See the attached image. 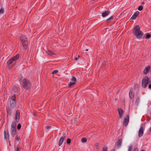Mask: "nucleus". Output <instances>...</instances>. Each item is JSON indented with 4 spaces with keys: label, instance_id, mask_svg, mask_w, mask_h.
Instances as JSON below:
<instances>
[{
    "label": "nucleus",
    "instance_id": "46",
    "mask_svg": "<svg viewBox=\"0 0 151 151\" xmlns=\"http://www.w3.org/2000/svg\"><path fill=\"white\" fill-rule=\"evenodd\" d=\"M141 151H145L144 150H141Z\"/></svg>",
    "mask_w": 151,
    "mask_h": 151
},
{
    "label": "nucleus",
    "instance_id": "20",
    "mask_svg": "<svg viewBox=\"0 0 151 151\" xmlns=\"http://www.w3.org/2000/svg\"><path fill=\"white\" fill-rule=\"evenodd\" d=\"M16 123L14 122H12V125H11V128H16Z\"/></svg>",
    "mask_w": 151,
    "mask_h": 151
},
{
    "label": "nucleus",
    "instance_id": "31",
    "mask_svg": "<svg viewBox=\"0 0 151 151\" xmlns=\"http://www.w3.org/2000/svg\"><path fill=\"white\" fill-rule=\"evenodd\" d=\"M71 142V140L70 139H68L67 140V143L68 144H69Z\"/></svg>",
    "mask_w": 151,
    "mask_h": 151
},
{
    "label": "nucleus",
    "instance_id": "19",
    "mask_svg": "<svg viewBox=\"0 0 151 151\" xmlns=\"http://www.w3.org/2000/svg\"><path fill=\"white\" fill-rule=\"evenodd\" d=\"M122 142V139H119L118 140L117 142V145L118 147H119L121 145Z\"/></svg>",
    "mask_w": 151,
    "mask_h": 151
},
{
    "label": "nucleus",
    "instance_id": "29",
    "mask_svg": "<svg viewBox=\"0 0 151 151\" xmlns=\"http://www.w3.org/2000/svg\"><path fill=\"white\" fill-rule=\"evenodd\" d=\"M113 19V17H111L108 19H107L106 21L108 22H109V21L111 20H112Z\"/></svg>",
    "mask_w": 151,
    "mask_h": 151
},
{
    "label": "nucleus",
    "instance_id": "10",
    "mask_svg": "<svg viewBox=\"0 0 151 151\" xmlns=\"http://www.w3.org/2000/svg\"><path fill=\"white\" fill-rule=\"evenodd\" d=\"M143 134V128L141 126L138 132V136L139 137H141L142 136Z\"/></svg>",
    "mask_w": 151,
    "mask_h": 151
},
{
    "label": "nucleus",
    "instance_id": "11",
    "mask_svg": "<svg viewBox=\"0 0 151 151\" xmlns=\"http://www.w3.org/2000/svg\"><path fill=\"white\" fill-rule=\"evenodd\" d=\"M118 111L119 115V116L120 118L122 117L123 115V111L122 109L121 108H119L118 109Z\"/></svg>",
    "mask_w": 151,
    "mask_h": 151
},
{
    "label": "nucleus",
    "instance_id": "45",
    "mask_svg": "<svg viewBox=\"0 0 151 151\" xmlns=\"http://www.w3.org/2000/svg\"><path fill=\"white\" fill-rule=\"evenodd\" d=\"M79 57H80V56H79V55H78V58H79Z\"/></svg>",
    "mask_w": 151,
    "mask_h": 151
},
{
    "label": "nucleus",
    "instance_id": "27",
    "mask_svg": "<svg viewBox=\"0 0 151 151\" xmlns=\"http://www.w3.org/2000/svg\"><path fill=\"white\" fill-rule=\"evenodd\" d=\"M19 139H20L19 137L18 136H16L15 137V140L17 141H18L19 140Z\"/></svg>",
    "mask_w": 151,
    "mask_h": 151
},
{
    "label": "nucleus",
    "instance_id": "25",
    "mask_svg": "<svg viewBox=\"0 0 151 151\" xmlns=\"http://www.w3.org/2000/svg\"><path fill=\"white\" fill-rule=\"evenodd\" d=\"M21 148L20 146H18L17 147L16 151H20Z\"/></svg>",
    "mask_w": 151,
    "mask_h": 151
},
{
    "label": "nucleus",
    "instance_id": "39",
    "mask_svg": "<svg viewBox=\"0 0 151 151\" xmlns=\"http://www.w3.org/2000/svg\"><path fill=\"white\" fill-rule=\"evenodd\" d=\"M133 151H138V150L137 148H136Z\"/></svg>",
    "mask_w": 151,
    "mask_h": 151
},
{
    "label": "nucleus",
    "instance_id": "3",
    "mask_svg": "<svg viewBox=\"0 0 151 151\" xmlns=\"http://www.w3.org/2000/svg\"><path fill=\"white\" fill-rule=\"evenodd\" d=\"M20 40L22 42L24 48L25 50L26 49L27 47V39L25 36L22 35L20 37Z\"/></svg>",
    "mask_w": 151,
    "mask_h": 151
},
{
    "label": "nucleus",
    "instance_id": "32",
    "mask_svg": "<svg viewBox=\"0 0 151 151\" xmlns=\"http://www.w3.org/2000/svg\"><path fill=\"white\" fill-rule=\"evenodd\" d=\"M58 72V70H55L53 71L52 72V74H53L57 73Z\"/></svg>",
    "mask_w": 151,
    "mask_h": 151
},
{
    "label": "nucleus",
    "instance_id": "2",
    "mask_svg": "<svg viewBox=\"0 0 151 151\" xmlns=\"http://www.w3.org/2000/svg\"><path fill=\"white\" fill-rule=\"evenodd\" d=\"M135 32L134 35L137 38L142 37L143 35V32L140 30V27L139 25H137L134 27Z\"/></svg>",
    "mask_w": 151,
    "mask_h": 151
},
{
    "label": "nucleus",
    "instance_id": "47",
    "mask_svg": "<svg viewBox=\"0 0 151 151\" xmlns=\"http://www.w3.org/2000/svg\"><path fill=\"white\" fill-rule=\"evenodd\" d=\"M111 151H114V150H111Z\"/></svg>",
    "mask_w": 151,
    "mask_h": 151
},
{
    "label": "nucleus",
    "instance_id": "41",
    "mask_svg": "<svg viewBox=\"0 0 151 151\" xmlns=\"http://www.w3.org/2000/svg\"><path fill=\"white\" fill-rule=\"evenodd\" d=\"M149 88L151 89V84L149 85Z\"/></svg>",
    "mask_w": 151,
    "mask_h": 151
},
{
    "label": "nucleus",
    "instance_id": "42",
    "mask_svg": "<svg viewBox=\"0 0 151 151\" xmlns=\"http://www.w3.org/2000/svg\"><path fill=\"white\" fill-rule=\"evenodd\" d=\"M134 86H135V87H138V85H137L136 84V85H135Z\"/></svg>",
    "mask_w": 151,
    "mask_h": 151
},
{
    "label": "nucleus",
    "instance_id": "43",
    "mask_svg": "<svg viewBox=\"0 0 151 151\" xmlns=\"http://www.w3.org/2000/svg\"><path fill=\"white\" fill-rule=\"evenodd\" d=\"M150 131L151 132V127L150 129Z\"/></svg>",
    "mask_w": 151,
    "mask_h": 151
},
{
    "label": "nucleus",
    "instance_id": "7",
    "mask_svg": "<svg viewBox=\"0 0 151 151\" xmlns=\"http://www.w3.org/2000/svg\"><path fill=\"white\" fill-rule=\"evenodd\" d=\"M10 104L11 106L13 108L15 106L16 102L15 100V97L14 96H12L10 100Z\"/></svg>",
    "mask_w": 151,
    "mask_h": 151
},
{
    "label": "nucleus",
    "instance_id": "1",
    "mask_svg": "<svg viewBox=\"0 0 151 151\" xmlns=\"http://www.w3.org/2000/svg\"><path fill=\"white\" fill-rule=\"evenodd\" d=\"M19 55L17 54L11 58L7 62L8 66L9 68H11L15 65L16 61L19 58Z\"/></svg>",
    "mask_w": 151,
    "mask_h": 151
},
{
    "label": "nucleus",
    "instance_id": "36",
    "mask_svg": "<svg viewBox=\"0 0 151 151\" xmlns=\"http://www.w3.org/2000/svg\"><path fill=\"white\" fill-rule=\"evenodd\" d=\"M16 131V128H11V132Z\"/></svg>",
    "mask_w": 151,
    "mask_h": 151
},
{
    "label": "nucleus",
    "instance_id": "16",
    "mask_svg": "<svg viewBox=\"0 0 151 151\" xmlns=\"http://www.w3.org/2000/svg\"><path fill=\"white\" fill-rule=\"evenodd\" d=\"M110 13V12L108 11H106L102 14V16L103 17H104L107 16Z\"/></svg>",
    "mask_w": 151,
    "mask_h": 151
},
{
    "label": "nucleus",
    "instance_id": "13",
    "mask_svg": "<svg viewBox=\"0 0 151 151\" xmlns=\"http://www.w3.org/2000/svg\"><path fill=\"white\" fill-rule=\"evenodd\" d=\"M139 12L138 11L136 12L132 15L131 18V19H134L139 14Z\"/></svg>",
    "mask_w": 151,
    "mask_h": 151
},
{
    "label": "nucleus",
    "instance_id": "40",
    "mask_svg": "<svg viewBox=\"0 0 151 151\" xmlns=\"http://www.w3.org/2000/svg\"><path fill=\"white\" fill-rule=\"evenodd\" d=\"M78 58L77 57H75V60L76 61L78 59Z\"/></svg>",
    "mask_w": 151,
    "mask_h": 151
},
{
    "label": "nucleus",
    "instance_id": "37",
    "mask_svg": "<svg viewBox=\"0 0 151 151\" xmlns=\"http://www.w3.org/2000/svg\"><path fill=\"white\" fill-rule=\"evenodd\" d=\"M95 146L96 147V148L98 149V147H99V144L97 143V144H96L95 145Z\"/></svg>",
    "mask_w": 151,
    "mask_h": 151
},
{
    "label": "nucleus",
    "instance_id": "21",
    "mask_svg": "<svg viewBox=\"0 0 151 151\" xmlns=\"http://www.w3.org/2000/svg\"><path fill=\"white\" fill-rule=\"evenodd\" d=\"M150 37L151 35L150 34L148 33L146 34V36L145 37V38L146 39H148L150 38Z\"/></svg>",
    "mask_w": 151,
    "mask_h": 151
},
{
    "label": "nucleus",
    "instance_id": "44",
    "mask_svg": "<svg viewBox=\"0 0 151 151\" xmlns=\"http://www.w3.org/2000/svg\"><path fill=\"white\" fill-rule=\"evenodd\" d=\"M88 49H86V51H88Z\"/></svg>",
    "mask_w": 151,
    "mask_h": 151
},
{
    "label": "nucleus",
    "instance_id": "38",
    "mask_svg": "<svg viewBox=\"0 0 151 151\" xmlns=\"http://www.w3.org/2000/svg\"><path fill=\"white\" fill-rule=\"evenodd\" d=\"M50 127H51L50 126H46L45 128L47 129H49Z\"/></svg>",
    "mask_w": 151,
    "mask_h": 151
},
{
    "label": "nucleus",
    "instance_id": "28",
    "mask_svg": "<svg viewBox=\"0 0 151 151\" xmlns=\"http://www.w3.org/2000/svg\"><path fill=\"white\" fill-rule=\"evenodd\" d=\"M4 9L3 8H1V9H0V14H2L4 13Z\"/></svg>",
    "mask_w": 151,
    "mask_h": 151
},
{
    "label": "nucleus",
    "instance_id": "9",
    "mask_svg": "<svg viewBox=\"0 0 151 151\" xmlns=\"http://www.w3.org/2000/svg\"><path fill=\"white\" fill-rule=\"evenodd\" d=\"M129 117L128 115H127L126 117L124 118V120L123 122V125L124 126H126L129 122Z\"/></svg>",
    "mask_w": 151,
    "mask_h": 151
},
{
    "label": "nucleus",
    "instance_id": "33",
    "mask_svg": "<svg viewBox=\"0 0 151 151\" xmlns=\"http://www.w3.org/2000/svg\"><path fill=\"white\" fill-rule=\"evenodd\" d=\"M21 126L20 124H19L17 125V129H18V130L20 129L21 128Z\"/></svg>",
    "mask_w": 151,
    "mask_h": 151
},
{
    "label": "nucleus",
    "instance_id": "22",
    "mask_svg": "<svg viewBox=\"0 0 151 151\" xmlns=\"http://www.w3.org/2000/svg\"><path fill=\"white\" fill-rule=\"evenodd\" d=\"M87 140L86 138L85 137L81 139V142L83 143L86 142Z\"/></svg>",
    "mask_w": 151,
    "mask_h": 151
},
{
    "label": "nucleus",
    "instance_id": "12",
    "mask_svg": "<svg viewBox=\"0 0 151 151\" xmlns=\"http://www.w3.org/2000/svg\"><path fill=\"white\" fill-rule=\"evenodd\" d=\"M133 90L132 88H131L129 92V96L130 99H132L134 97V93L133 92Z\"/></svg>",
    "mask_w": 151,
    "mask_h": 151
},
{
    "label": "nucleus",
    "instance_id": "5",
    "mask_svg": "<svg viewBox=\"0 0 151 151\" xmlns=\"http://www.w3.org/2000/svg\"><path fill=\"white\" fill-rule=\"evenodd\" d=\"M23 87L24 88L27 89L30 87L31 85L28 81L24 79L23 80Z\"/></svg>",
    "mask_w": 151,
    "mask_h": 151
},
{
    "label": "nucleus",
    "instance_id": "17",
    "mask_svg": "<svg viewBox=\"0 0 151 151\" xmlns=\"http://www.w3.org/2000/svg\"><path fill=\"white\" fill-rule=\"evenodd\" d=\"M46 52L50 56L55 55V53L49 50H48L47 51H46Z\"/></svg>",
    "mask_w": 151,
    "mask_h": 151
},
{
    "label": "nucleus",
    "instance_id": "35",
    "mask_svg": "<svg viewBox=\"0 0 151 151\" xmlns=\"http://www.w3.org/2000/svg\"><path fill=\"white\" fill-rule=\"evenodd\" d=\"M139 101V98H137L136 99V102L137 104L138 103Z\"/></svg>",
    "mask_w": 151,
    "mask_h": 151
},
{
    "label": "nucleus",
    "instance_id": "6",
    "mask_svg": "<svg viewBox=\"0 0 151 151\" xmlns=\"http://www.w3.org/2000/svg\"><path fill=\"white\" fill-rule=\"evenodd\" d=\"M148 82V78L146 76L142 80V86L144 88H145L147 86V84Z\"/></svg>",
    "mask_w": 151,
    "mask_h": 151
},
{
    "label": "nucleus",
    "instance_id": "30",
    "mask_svg": "<svg viewBox=\"0 0 151 151\" xmlns=\"http://www.w3.org/2000/svg\"><path fill=\"white\" fill-rule=\"evenodd\" d=\"M132 146H129L128 149V151H131L132 149Z\"/></svg>",
    "mask_w": 151,
    "mask_h": 151
},
{
    "label": "nucleus",
    "instance_id": "8",
    "mask_svg": "<svg viewBox=\"0 0 151 151\" xmlns=\"http://www.w3.org/2000/svg\"><path fill=\"white\" fill-rule=\"evenodd\" d=\"M20 113L18 110L16 111L15 114V120L16 122H18L19 119Z\"/></svg>",
    "mask_w": 151,
    "mask_h": 151
},
{
    "label": "nucleus",
    "instance_id": "23",
    "mask_svg": "<svg viewBox=\"0 0 151 151\" xmlns=\"http://www.w3.org/2000/svg\"><path fill=\"white\" fill-rule=\"evenodd\" d=\"M16 131H13L11 132V134L12 136L14 137L15 135V134H16Z\"/></svg>",
    "mask_w": 151,
    "mask_h": 151
},
{
    "label": "nucleus",
    "instance_id": "34",
    "mask_svg": "<svg viewBox=\"0 0 151 151\" xmlns=\"http://www.w3.org/2000/svg\"><path fill=\"white\" fill-rule=\"evenodd\" d=\"M13 90H14V91L16 92H17L18 91V89L17 87H14V88Z\"/></svg>",
    "mask_w": 151,
    "mask_h": 151
},
{
    "label": "nucleus",
    "instance_id": "14",
    "mask_svg": "<svg viewBox=\"0 0 151 151\" xmlns=\"http://www.w3.org/2000/svg\"><path fill=\"white\" fill-rule=\"evenodd\" d=\"M150 66H148L146 67L143 71V73L144 74L147 73L150 69Z\"/></svg>",
    "mask_w": 151,
    "mask_h": 151
},
{
    "label": "nucleus",
    "instance_id": "18",
    "mask_svg": "<svg viewBox=\"0 0 151 151\" xmlns=\"http://www.w3.org/2000/svg\"><path fill=\"white\" fill-rule=\"evenodd\" d=\"M4 138L5 139H8L9 138V133L7 132L6 133V131H4Z\"/></svg>",
    "mask_w": 151,
    "mask_h": 151
},
{
    "label": "nucleus",
    "instance_id": "26",
    "mask_svg": "<svg viewBox=\"0 0 151 151\" xmlns=\"http://www.w3.org/2000/svg\"><path fill=\"white\" fill-rule=\"evenodd\" d=\"M143 8V7L142 6H140L138 7V9L139 11H141L142 10Z\"/></svg>",
    "mask_w": 151,
    "mask_h": 151
},
{
    "label": "nucleus",
    "instance_id": "4",
    "mask_svg": "<svg viewBox=\"0 0 151 151\" xmlns=\"http://www.w3.org/2000/svg\"><path fill=\"white\" fill-rule=\"evenodd\" d=\"M76 83V79L74 76H72L71 79V81L69 82L68 84V87L69 88L72 87L75 85Z\"/></svg>",
    "mask_w": 151,
    "mask_h": 151
},
{
    "label": "nucleus",
    "instance_id": "15",
    "mask_svg": "<svg viewBox=\"0 0 151 151\" xmlns=\"http://www.w3.org/2000/svg\"><path fill=\"white\" fill-rule=\"evenodd\" d=\"M65 139V137H62L60 138L59 142V146L61 145L63 143Z\"/></svg>",
    "mask_w": 151,
    "mask_h": 151
},
{
    "label": "nucleus",
    "instance_id": "24",
    "mask_svg": "<svg viewBox=\"0 0 151 151\" xmlns=\"http://www.w3.org/2000/svg\"><path fill=\"white\" fill-rule=\"evenodd\" d=\"M102 151H107V148L106 146L103 147Z\"/></svg>",
    "mask_w": 151,
    "mask_h": 151
}]
</instances>
